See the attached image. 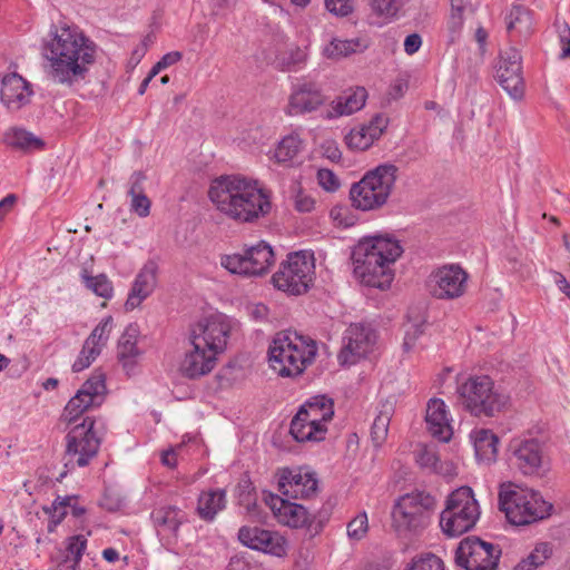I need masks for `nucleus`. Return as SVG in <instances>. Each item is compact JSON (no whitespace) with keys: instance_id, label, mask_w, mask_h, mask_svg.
I'll return each instance as SVG.
<instances>
[{"instance_id":"f257e3e1","label":"nucleus","mask_w":570,"mask_h":570,"mask_svg":"<svg viewBox=\"0 0 570 570\" xmlns=\"http://www.w3.org/2000/svg\"><path fill=\"white\" fill-rule=\"evenodd\" d=\"M96 43L78 27L53 26L43 42L48 77L59 85L72 86L82 81L95 63Z\"/></svg>"},{"instance_id":"f03ea898","label":"nucleus","mask_w":570,"mask_h":570,"mask_svg":"<svg viewBox=\"0 0 570 570\" xmlns=\"http://www.w3.org/2000/svg\"><path fill=\"white\" fill-rule=\"evenodd\" d=\"M208 197L222 215L238 224H255L272 210L269 190L243 175L214 179Z\"/></svg>"},{"instance_id":"7ed1b4c3","label":"nucleus","mask_w":570,"mask_h":570,"mask_svg":"<svg viewBox=\"0 0 570 570\" xmlns=\"http://www.w3.org/2000/svg\"><path fill=\"white\" fill-rule=\"evenodd\" d=\"M402 253V246L392 237L382 235L365 237L352 252L354 274L368 287L386 289L394 278L392 266Z\"/></svg>"},{"instance_id":"20e7f679","label":"nucleus","mask_w":570,"mask_h":570,"mask_svg":"<svg viewBox=\"0 0 570 570\" xmlns=\"http://www.w3.org/2000/svg\"><path fill=\"white\" fill-rule=\"evenodd\" d=\"M317 343L297 332L277 333L268 348L269 365L282 377H297L314 363Z\"/></svg>"},{"instance_id":"39448f33","label":"nucleus","mask_w":570,"mask_h":570,"mask_svg":"<svg viewBox=\"0 0 570 570\" xmlns=\"http://www.w3.org/2000/svg\"><path fill=\"white\" fill-rule=\"evenodd\" d=\"M458 403L471 416L492 419L505 412L510 397L489 375H470L456 386Z\"/></svg>"},{"instance_id":"423d86ee","label":"nucleus","mask_w":570,"mask_h":570,"mask_svg":"<svg viewBox=\"0 0 570 570\" xmlns=\"http://www.w3.org/2000/svg\"><path fill=\"white\" fill-rule=\"evenodd\" d=\"M397 171L393 164H382L367 170L350 188L352 207L361 212H376L383 208L395 188Z\"/></svg>"},{"instance_id":"0eeeda50","label":"nucleus","mask_w":570,"mask_h":570,"mask_svg":"<svg viewBox=\"0 0 570 570\" xmlns=\"http://www.w3.org/2000/svg\"><path fill=\"white\" fill-rule=\"evenodd\" d=\"M435 507L436 500L429 492L405 493L392 507V527L399 535H419L430 525Z\"/></svg>"},{"instance_id":"6e6552de","label":"nucleus","mask_w":570,"mask_h":570,"mask_svg":"<svg viewBox=\"0 0 570 570\" xmlns=\"http://www.w3.org/2000/svg\"><path fill=\"white\" fill-rule=\"evenodd\" d=\"M499 507L507 520L514 525H527L542 520L552 509L539 492L519 487L500 491Z\"/></svg>"},{"instance_id":"1a4fd4ad","label":"nucleus","mask_w":570,"mask_h":570,"mask_svg":"<svg viewBox=\"0 0 570 570\" xmlns=\"http://www.w3.org/2000/svg\"><path fill=\"white\" fill-rule=\"evenodd\" d=\"M480 518V507L470 487L454 490L440 515L443 533L454 538L470 531Z\"/></svg>"},{"instance_id":"9d476101","label":"nucleus","mask_w":570,"mask_h":570,"mask_svg":"<svg viewBox=\"0 0 570 570\" xmlns=\"http://www.w3.org/2000/svg\"><path fill=\"white\" fill-rule=\"evenodd\" d=\"M315 258L308 250L289 253L272 276L274 286L289 295L305 294L314 283Z\"/></svg>"},{"instance_id":"9b49d317","label":"nucleus","mask_w":570,"mask_h":570,"mask_svg":"<svg viewBox=\"0 0 570 570\" xmlns=\"http://www.w3.org/2000/svg\"><path fill=\"white\" fill-rule=\"evenodd\" d=\"M99 421L87 416L80 424L75 425L66 435L65 466L83 468L98 454L101 438L96 428Z\"/></svg>"},{"instance_id":"f8f14e48","label":"nucleus","mask_w":570,"mask_h":570,"mask_svg":"<svg viewBox=\"0 0 570 570\" xmlns=\"http://www.w3.org/2000/svg\"><path fill=\"white\" fill-rule=\"evenodd\" d=\"M273 248L266 242L250 246L243 254L220 256V265L232 274L242 276H262L274 264Z\"/></svg>"},{"instance_id":"ddd939ff","label":"nucleus","mask_w":570,"mask_h":570,"mask_svg":"<svg viewBox=\"0 0 570 570\" xmlns=\"http://www.w3.org/2000/svg\"><path fill=\"white\" fill-rule=\"evenodd\" d=\"M501 554L500 546L471 535L459 543L455 562L465 570H498Z\"/></svg>"},{"instance_id":"4468645a","label":"nucleus","mask_w":570,"mask_h":570,"mask_svg":"<svg viewBox=\"0 0 570 570\" xmlns=\"http://www.w3.org/2000/svg\"><path fill=\"white\" fill-rule=\"evenodd\" d=\"M264 501L278 523L293 529L306 528L311 532L318 533L323 528L324 520L327 519H318L316 514L309 513L304 505L291 502L277 494L267 493L264 495Z\"/></svg>"},{"instance_id":"2eb2a0df","label":"nucleus","mask_w":570,"mask_h":570,"mask_svg":"<svg viewBox=\"0 0 570 570\" xmlns=\"http://www.w3.org/2000/svg\"><path fill=\"white\" fill-rule=\"evenodd\" d=\"M106 393V377L100 370L81 385L75 396L65 406L62 416L69 423L75 422L81 414L91 407L100 406Z\"/></svg>"},{"instance_id":"dca6fc26","label":"nucleus","mask_w":570,"mask_h":570,"mask_svg":"<svg viewBox=\"0 0 570 570\" xmlns=\"http://www.w3.org/2000/svg\"><path fill=\"white\" fill-rule=\"evenodd\" d=\"M229 334V321L226 316L219 314L202 318L193 325L189 332V341L218 355L225 351Z\"/></svg>"},{"instance_id":"f3484780","label":"nucleus","mask_w":570,"mask_h":570,"mask_svg":"<svg viewBox=\"0 0 570 570\" xmlns=\"http://www.w3.org/2000/svg\"><path fill=\"white\" fill-rule=\"evenodd\" d=\"M509 461L523 475H541L544 472L542 443L533 438H514L508 446Z\"/></svg>"},{"instance_id":"a211bd4d","label":"nucleus","mask_w":570,"mask_h":570,"mask_svg":"<svg viewBox=\"0 0 570 570\" xmlns=\"http://www.w3.org/2000/svg\"><path fill=\"white\" fill-rule=\"evenodd\" d=\"M376 340V332L370 324H351L344 333L338 361L343 365L357 363L361 358L373 352Z\"/></svg>"},{"instance_id":"6ab92c4d","label":"nucleus","mask_w":570,"mask_h":570,"mask_svg":"<svg viewBox=\"0 0 570 570\" xmlns=\"http://www.w3.org/2000/svg\"><path fill=\"white\" fill-rule=\"evenodd\" d=\"M468 277V273L460 265H443L431 273L429 286L434 297L454 299L465 293Z\"/></svg>"},{"instance_id":"aec40b11","label":"nucleus","mask_w":570,"mask_h":570,"mask_svg":"<svg viewBox=\"0 0 570 570\" xmlns=\"http://www.w3.org/2000/svg\"><path fill=\"white\" fill-rule=\"evenodd\" d=\"M522 57L518 49L509 48L500 56L497 78L501 87L513 98L521 99L524 94Z\"/></svg>"},{"instance_id":"412c9836","label":"nucleus","mask_w":570,"mask_h":570,"mask_svg":"<svg viewBox=\"0 0 570 570\" xmlns=\"http://www.w3.org/2000/svg\"><path fill=\"white\" fill-rule=\"evenodd\" d=\"M326 100L320 83L304 80L293 86L285 112L288 116L311 114L324 106Z\"/></svg>"},{"instance_id":"4be33fe9","label":"nucleus","mask_w":570,"mask_h":570,"mask_svg":"<svg viewBox=\"0 0 570 570\" xmlns=\"http://www.w3.org/2000/svg\"><path fill=\"white\" fill-rule=\"evenodd\" d=\"M314 472L303 468H285L278 472V490L289 499H307L317 491Z\"/></svg>"},{"instance_id":"5701e85b","label":"nucleus","mask_w":570,"mask_h":570,"mask_svg":"<svg viewBox=\"0 0 570 570\" xmlns=\"http://www.w3.org/2000/svg\"><path fill=\"white\" fill-rule=\"evenodd\" d=\"M190 345L191 348L185 353L179 363V372L186 379L198 380L214 370L217 355L199 344L190 343Z\"/></svg>"},{"instance_id":"b1692460","label":"nucleus","mask_w":570,"mask_h":570,"mask_svg":"<svg viewBox=\"0 0 570 570\" xmlns=\"http://www.w3.org/2000/svg\"><path fill=\"white\" fill-rule=\"evenodd\" d=\"M366 98L367 91L364 87L345 90L331 101L330 107L321 114V117L325 120H333L350 116L364 107Z\"/></svg>"},{"instance_id":"393cba45","label":"nucleus","mask_w":570,"mask_h":570,"mask_svg":"<svg viewBox=\"0 0 570 570\" xmlns=\"http://www.w3.org/2000/svg\"><path fill=\"white\" fill-rule=\"evenodd\" d=\"M158 265L148 261L137 274L128 298L125 303L127 311L138 307L155 289L157 284Z\"/></svg>"},{"instance_id":"a878e982","label":"nucleus","mask_w":570,"mask_h":570,"mask_svg":"<svg viewBox=\"0 0 570 570\" xmlns=\"http://www.w3.org/2000/svg\"><path fill=\"white\" fill-rule=\"evenodd\" d=\"M32 90L29 83L18 73H10L2 78L0 98L10 110H18L29 102Z\"/></svg>"},{"instance_id":"bb28decb","label":"nucleus","mask_w":570,"mask_h":570,"mask_svg":"<svg viewBox=\"0 0 570 570\" xmlns=\"http://www.w3.org/2000/svg\"><path fill=\"white\" fill-rule=\"evenodd\" d=\"M150 519L159 535L177 539L180 525L187 522V514L178 507L161 505L153 510Z\"/></svg>"},{"instance_id":"cd10ccee","label":"nucleus","mask_w":570,"mask_h":570,"mask_svg":"<svg viewBox=\"0 0 570 570\" xmlns=\"http://www.w3.org/2000/svg\"><path fill=\"white\" fill-rule=\"evenodd\" d=\"M425 422L429 432L442 442H449L453 430L448 416L446 405L441 399H432L428 403Z\"/></svg>"},{"instance_id":"c85d7f7f","label":"nucleus","mask_w":570,"mask_h":570,"mask_svg":"<svg viewBox=\"0 0 570 570\" xmlns=\"http://www.w3.org/2000/svg\"><path fill=\"white\" fill-rule=\"evenodd\" d=\"M139 336V326L137 324H129L118 341L117 355L120 364L127 374H130L141 355L140 350L137 347V338Z\"/></svg>"},{"instance_id":"c756f323","label":"nucleus","mask_w":570,"mask_h":570,"mask_svg":"<svg viewBox=\"0 0 570 570\" xmlns=\"http://www.w3.org/2000/svg\"><path fill=\"white\" fill-rule=\"evenodd\" d=\"M505 24L511 39H527L533 32L532 11L522 4H513L505 14Z\"/></svg>"},{"instance_id":"7c9ffc66","label":"nucleus","mask_w":570,"mask_h":570,"mask_svg":"<svg viewBox=\"0 0 570 570\" xmlns=\"http://www.w3.org/2000/svg\"><path fill=\"white\" fill-rule=\"evenodd\" d=\"M298 412L317 428H327L326 423L334 415L333 401L324 395H317L306 401Z\"/></svg>"},{"instance_id":"2f4dec72","label":"nucleus","mask_w":570,"mask_h":570,"mask_svg":"<svg viewBox=\"0 0 570 570\" xmlns=\"http://www.w3.org/2000/svg\"><path fill=\"white\" fill-rule=\"evenodd\" d=\"M226 492L223 489L203 491L197 500V514L206 522L215 520L216 515L226 508Z\"/></svg>"},{"instance_id":"473e14b6","label":"nucleus","mask_w":570,"mask_h":570,"mask_svg":"<svg viewBox=\"0 0 570 570\" xmlns=\"http://www.w3.org/2000/svg\"><path fill=\"white\" fill-rule=\"evenodd\" d=\"M471 436L476 459L484 463L494 462L498 455L499 438L487 429L476 430Z\"/></svg>"},{"instance_id":"72a5a7b5","label":"nucleus","mask_w":570,"mask_h":570,"mask_svg":"<svg viewBox=\"0 0 570 570\" xmlns=\"http://www.w3.org/2000/svg\"><path fill=\"white\" fill-rule=\"evenodd\" d=\"M368 48L365 38L340 39L334 38L323 49V53L330 59H340L353 53H362Z\"/></svg>"},{"instance_id":"f704fd0d","label":"nucleus","mask_w":570,"mask_h":570,"mask_svg":"<svg viewBox=\"0 0 570 570\" xmlns=\"http://www.w3.org/2000/svg\"><path fill=\"white\" fill-rule=\"evenodd\" d=\"M289 432L297 442H320L325 439L327 428H317L297 412L291 422Z\"/></svg>"},{"instance_id":"c9c22d12","label":"nucleus","mask_w":570,"mask_h":570,"mask_svg":"<svg viewBox=\"0 0 570 570\" xmlns=\"http://www.w3.org/2000/svg\"><path fill=\"white\" fill-rule=\"evenodd\" d=\"M551 556V544L548 542H540L525 558L517 563L513 570H537L542 567Z\"/></svg>"},{"instance_id":"e433bc0d","label":"nucleus","mask_w":570,"mask_h":570,"mask_svg":"<svg viewBox=\"0 0 570 570\" xmlns=\"http://www.w3.org/2000/svg\"><path fill=\"white\" fill-rule=\"evenodd\" d=\"M6 144L21 150L38 149L43 146L40 138L24 129H11L4 136Z\"/></svg>"},{"instance_id":"4c0bfd02","label":"nucleus","mask_w":570,"mask_h":570,"mask_svg":"<svg viewBox=\"0 0 570 570\" xmlns=\"http://www.w3.org/2000/svg\"><path fill=\"white\" fill-rule=\"evenodd\" d=\"M303 149V140L297 134L285 136L277 145L274 157L277 163L292 161Z\"/></svg>"},{"instance_id":"58836bf2","label":"nucleus","mask_w":570,"mask_h":570,"mask_svg":"<svg viewBox=\"0 0 570 570\" xmlns=\"http://www.w3.org/2000/svg\"><path fill=\"white\" fill-rule=\"evenodd\" d=\"M261 552L283 558L287 554L288 542L281 533L265 530Z\"/></svg>"},{"instance_id":"ea45409f","label":"nucleus","mask_w":570,"mask_h":570,"mask_svg":"<svg viewBox=\"0 0 570 570\" xmlns=\"http://www.w3.org/2000/svg\"><path fill=\"white\" fill-rule=\"evenodd\" d=\"M87 548V539L82 534L72 535L66 542V556L63 562H71V570H78L82 554Z\"/></svg>"},{"instance_id":"a19ab883","label":"nucleus","mask_w":570,"mask_h":570,"mask_svg":"<svg viewBox=\"0 0 570 570\" xmlns=\"http://www.w3.org/2000/svg\"><path fill=\"white\" fill-rule=\"evenodd\" d=\"M404 570H445V563L433 552H421L411 559Z\"/></svg>"},{"instance_id":"79ce46f5","label":"nucleus","mask_w":570,"mask_h":570,"mask_svg":"<svg viewBox=\"0 0 570 570\" xmlns=\"http://www.w3.org/2000/svg\"><path fill=\"white\" fill-rule=\"evenodd\" d=\"M392 407L384 405V410L374 419L371 428V438L375 446H380L386 439L391 421Z\"/></svg>"},{"instance_id":"37998d69","label":"nucleus","mask_w":570,"mask_h":570,"mask_svg":"<svg viewBox=\"0 0 570 570\" xmlns=\"http://www.w3.org/2000/svg\"><path fill=\"white\" fill-rule=\"evenodd\" d=\"M415 462L422 468L434 473H442V464L434 448L421 445L414 452Z\"/></svg>"},{"instance_id":"c03bdc74","label":"nucleus","mask_w":570,"mask_h":570,"mask_svg":"<svg viewBox=\"0 0 570 570\" xmlns=\"http://www.w3.org/2000/svg\"><path fill=\"white\" fill-rule=\"evenodd\" d=\"M405 0H368L373 14L385 20L394 19L402 9Z\"/></svg>"},{"instance_id":"a18cd8bd","label":"nucleus","mask_w":570,"mask_h":570,"mask_svg":"<svg viewBox=\"0 0 570 570\" xmlns=\"http://www.w3.org/2000/svg\"><path fill=\"white\" fill-rule=\"evenodd\" d=\"M101 351L102 347L97 343L86 340L77 360L72 364V371L78 373L89 367Z\"/></svg>"},{"instance_id":"49530a36","label":"nucleus","mask_w":570,"mask_h":570,"mask_svg":"<svg viewBox=\"0 0 570 570\" xmlns=\"http://www.w3.org/2000/svg\"><path fill=\"white\" fill-rule=\"evenodd\" d=\"M86 286L91 289L96 295L102 298H111L114 294V287L111 281L105 275L99 274L97 276H89L82 274Z\"/></svg>"},{"instance_id":"de8ad7c7","label":"nucleus","mask_w":570,"mask_h":570,"mask_svg":"<svg viewBox=\"0 0 570 570\" xmlns=\"http://www.w3.org/2000/svg\"><path fill=\"white\" fill-rule=\"evenodd\" d=\"M265 529H262L257 525L250 527V525H243L238 530V540L239 542L256 551H261L262 544H263V535H264Z\"/></svg>"},{"instance_id":"09e8293b","label":"nucleus","mask_w":570,"mask_h":570,"mask_svg":"<svg viewBox=\"0 0 570 570\" xmlns=\"http://www.w3.org/2000/svg\"><path fill=\"white\" fill-rule=\"evenodd\" d=\"M111 327H112V317L107 316L100 321V323L94 328L91 334L86 340L95 342L104 348V346L107 344V341L109 338Z\"/></svg>"},{"instance_id":"8fccbe9b","label":"nucleus","mask_w":570,"mask_h":570,"mask_svg":"<svg viewBox=\"0 0 570 570\" xmlns=\"http://www.w3.org/2000/svg\"><path fill=\"white\" fill-rule=\"evenodd\" d=\"M345 140L351 149L357 150H366L374 144L366 132L362 131V127L352 129Z\"/></svg>"},{"instance_id":"3c124183","label":"nucleus","mask_w":570,"mask_h":570,"mask_svg":"<svg viewBox=\"0 0 570 570\" xmlns=\"http://www.w3.org/2000/svg\"><path fill=\"white\" fill-rule=\"evenodd\" d=\"M367 529V515L363 512L348 522L347 534L351 539L361 540L366 534Z\"/></svg>"},{"instance_id":"603ef678","label":"nucleus","mask_w":570,"mask_h":570,"mask_svg":"<svg viewBox=\"0 0 570 570\" xmlns=\"http://www.w3.org/2000/svg\"><path fill=\"white\" fill-rule=\"evenodd\" d=\"M389 120L383 115L374 116L367 125H363L362 131H365L366 135L373 140H377L384 130L386 129Z\"/></svg>"},{"instance_id":"864d4df0","label":"nucleus","mask_w":570,"mask_h":570,"mask_svg":"<svg viewBox=\"0 0 570 570\" xmlns=\"http://www.w3.org/2000/svg\"><path fill=\"white\" fill-rule=\"evenodd\" d=\"M325 7L337 17H346L354 11L355 0H325Z\"/></svg>"},{"instance_id":"5fc2aeb1","label":"nucleus","mask_w":570,"mask_h":570,"mask_svg":"<svg viewBox=\"0 0 570 570\" xmlns=\"http://www.w3.org/2000/svg\"><path fill=\"white\" fill-rule=\"evenodd\" d=\"M318 184L327 191H335L340 188L337 176L330 169H320L317 171Z\"/></svg>"},{"instance_id":"6e6d98bb","label":"nucleus","mask_w":570,"mask_h":570,"mask_svg":"<svg viewBox=\"0 0 570 570\" xmlns=\"http://www.w3.org/2000/svg\"><path fill=\"white\" fill-rule=\"evenodd\" d=\"M320 150L322 156L332 163H338L342 159V151L337 141L334 139L324 140L320 146Z\"/></svg>"},{"instance_id":"4d7b16f0","label":"nucleus","mask_w":570,"mask_h":570,"mask_svg":"<svg viewBox=\"0 0 570 570\" xmlns=\"http://www.w3.org/2000/svg\"><path fill=\"white\" fill-rule=\"evenodd\" d=\"M131 197V210L140 217H147L150 213V200L146 194L132 195Z\"/></svg>"},{"instance_id":"13d9d810","label":"nucleus","mask_w":570,"mask_h":570,"mask_svg":"<svg viewBox=\"0 0 570 570\" xmlns=\"http://www.w3.org/2000/svg\"><path fill=\"white\" fill-rule=\"evenodd\" d=\"M424 324H410L405 331L403 348L409 352L415 345L416 340L423 334Z\"/></svg>"},{"instance_id":"bf43d9fd","label":"nucleus","mask_w":570,"mask_h":570,"mask_svg":"<svg viewBox=\"0 0 570 570\" xmlns=\"http://www.w3.org/2000/svg\"><path fill=\"white\" fill-rule=\"evenodd\" d=\"M73 500L72 497H63V498H60L58 497L52 505H53V510H55V514L52 515V518L55 519L53 520V523L57 524L59 522L62 521V519L66 517L67 514V511H66V508L69 507L72 504L71 501Z\"/></svg>"},{"instance_id":"052dcab7","label":"nucleus","mask_w":570,"mask_h":570,"mask_svg":"<svg viewBox=\"0 0 570 570\" xmlns=\"http://www.w3.org/2000/svg\"><path fill=\"white\" fill-rule=\"evenodd\" d=\"M463 26V11H455L451 13L448 21V28L450 31V42H454L459 37L461 28Z\"/></svg>"},{"instance_id":"680f3d73","label":"nucleus","mask_w":570,"mask_h":570,"mask_svg":"<svg viewBox=\"0 0 570 570\" xmlns=\"http://www.w3.org/2000/svg\"><path fill=\"white\" fill-rule=\"evenodd\" d=\"M294 204H295V208L298 210V212H302V213H309L314 209V206H315V200L312 196H309L308 194H305L303 193L302 190H299L296 195H295V200H294Z\"/></svg>"},{"instance_id":"e2e57ef3","label":"nucleus","mask_w":570,"mask_h":570,"mask_svg":"<svg viewBox=\"0 0 570 570\" xmlns=\"http://www.w3.org/2000/svg\"><path fill=\"white\" fill-rule=\"evenodd\" d=\"M146 175L142 171H134L129 178V190L128 195H138L144 194V183L146 180Z\"/></svg>"},{"instance_id":"0e129e2a","label":"nucleus","mask_w":570,"mask_h":570,"mask_svg":"<svg viewBox=\"0 0 570 570\" xmlns=\"http://www.w3.org/2000/svg\"><path fill=\"white\" fill-rule=\"evenodd\" d=\"M559 38L561 45L560 58L570 59V28L567 23H563L560 28Z\"/></svg>"},{"instance_id":"69168bd1","label":"nucleus","mask_w":570,"mask_h":570,"mask_svg":"<svg viewBox=\"0 0 570 570\" xmlns=\"http://www.w3.org/2000/svg\"><path fill=\"white\" fill-rule=\"evenodd\" d=\"M422 46V38L419 33H411L404 40V51L412 56L416 53Z\"/></svg>"},{"instance_id":"338daca9","label":"nucleus","mask_w":570,"mask_h":570,"mask_svg":"<svg viewBox=\"0 0 570 570\" xmlns=\"http://www.w3.org/2000/svg\"><path fill=\"white\" fill-rule=\"evenodd\" d=\"M17 199L18 198L14 194H9L0 200V217H6V215L13 208Z\"/></svg>"},{"instance_id":"774afa93","label":"nucleus","mask_w":570,"mask_h":570,"mask_svg":"<svg viewBox=\"0 0 570 570\" xmlns=\"http://www.w3.org/2000/svg\"><path fill=\"white\" fill-rule=\"evenodd\" d=\"M181 53L179 51H170V52H167L166 55H164L161 58H160V62L161 65L164 66V68H168L169 66H173L175 65L176 62H178L180 59H181Z\"/></svg>"}]
</instances>
